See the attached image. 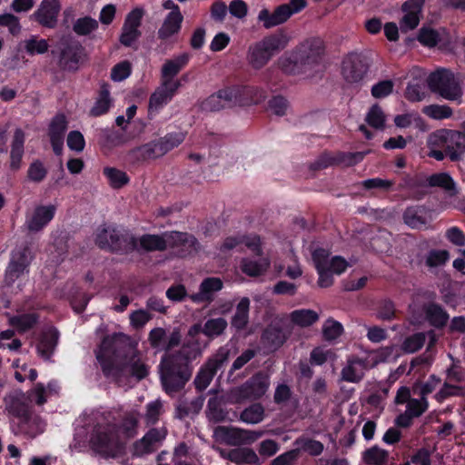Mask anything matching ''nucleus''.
<instances>
[{"instance_id":"10","label":"nucleus","mask_w":465,"mask_h":465,"mask_svg":"<svg viewBox=\"0 0 465 465\" xmlns=\"http://www.w3.org/2000/svg\"><path fill=\"white\" fill-rule=\"evenodd\" d=\"M306 5V0H290L287 4L278 5L272 13L267 8L262 9L257 20L262 23L263 28L271 29L284 24L292 15L299 13Z\"/></svg>"},{"instance_id":"4","label":"nucleus","mask_w":465,"mask_h":465,"mask_svg":"<svg viewBox=\"0 0 465 465\" xmlns=\"http://www.w3.org/2000/svg\"><path fill=\"white\" fill-rule=\"evenodd\" d=\"M95 244L104 251L127 254L137 250V239L129 231L112 224L100 225L95 233Z\"/></svg>"},{"instance_id":"2","label":"nucleus","mask_w":465,"mask_h":465,"mask_svg":"<svg viewBox=\"0 0 465 465\" xmlns=\"http://www.w3.org/2000/svg\"><path fill=\"white\" fill-rule=\"evenodd\" d=\"M201 354L199 344L184 343L177 351L165 354L160 362V380L168 395L181 391L191 379L192 361Z\"/></svg>"},{"instance_id":"44","label":"nucleus","mask_w":465,"mask_h":465,"mask_svg":"<svg viewBox=\"0 0 465 465\" xmlns=\"http://www.w3.org/2000/svg\"><path fill=\"white\" fill-rule=\"evenodd\" d=\"M167 237L174 246L187 245L193 248L194 250H197L199 247L197 239L193 235L187 232H173Z\"/></svg>"},{"instance_id":"53","label":"nucleus","mask_w":465,"mask_h":465,"mask_svg":"<svg viewBox=\"0 0 465 465\" xmlns=\"http://www.w3.org/2000/svg\"><path fill=\"white\" fill-rule=\"evenodd\" d=\"M418 41L425 46L434 47L440 41L439 33L429 27H421L417 36Z\"/></svg>"},{"instance_id":"39","label":"nucleus","mask_w":465,"mask_h":465,"mask_svg":"<svg viewBox=\"0 0 465 465\" xmlns=\"http://www.w3.org/2000/svg\"><path fill=\"white\" fill-rule=\"evenodd\" d=\"M270 266V262L266 258L261 259L259 262L252 261L250 259H242L241 262L242 271L252 277H256L267 271Z\"/></svg>"},{"instance_id":"24","label":"nucleus","mask_w":465,"mask_h":465,"mask_svg":"<svg viewBox=\"0 0 465 465\" xmlns=\"http://www.w3.org/2000/svg\"><path fill=\"white\" fill-rule=\"evenodd\" d=\"M223 456L236 465H262V460L251 448H235L230 450Z\"/></svg>"},{"instance_id":"56","label":"nucleus","mask_w":465,"mask_h":465,"mask_svg":"<svg viewBox=\"0 0 465 465\" xmlns=\"http://www.w3.org/2000/svg\"><path fill=\"white\" fill-rule=\"evenodd\" d=\"M300 455L301 450L292 449L274 458L270 465H294Z\"/></svg>"},{"instance_id":"23","label":"nucleus","mask_w":465,"mask_h":465,"mask_svg":"<svg viewBox=\"0 0 465 465\" xmlns=\"http://www.w3.org/2000/svg\"><path fill=\"white\" fill-rule=\"evenodd\" d=\"M84 48L78 44H67L62 48L58 65L62 70L75 71L83 54Z\"/></svg>"},{"instance_id":"50","label":"nucleus","mask_w":465,"mask_h":465,"mask_svg":"<svg viewBox=\"0 0 465 465\" xmlns=\"http://www.w3.org/2000/svg\"><path fill=\"white\" fill-rule=\"evenodd\" d=\"M104 173L110 180V183L114 188H121L129 182L127 174L116 168L106 167Z\"/></svg>"},{"instance_id":"41","label":"nucleus","mask_w":465,"mask_h":465,"mask_svg":"<svg viewBox=\"0 0 465 465\" xmlns=\"http://www.w3.org/2000/svg\"><path fill=\"white\" fill-rule=\"evenodd\" d=\"M223 109L232 108L241 103V89L237 86L226 87L218 91Z\"/></svg>"},{"instance_id":"35","label":"nucleus","mask_w":465,"mask_h":465,"mask_svg":"<svg viewBox=\"0 0 465 465\" xmlns=\"http://www.w3.org/2000/svg\"><path fill=\"white\" fill-rule=\"evenodd\" d=\"M111 105V98L109 92V84L107 83H102L100 85L99 96L93 108L90 111V114L93 116H100L105 114Z\"/></svg>"},{"instance_id":"38","label":"nucleus","mask_w":465,"mask_h":465,"mask_svg":"<svg viewBox=\"0 0 465 465\" xmlns=\"http://www.w3.org/2000/svg\"><path fill=\"white\" fill-rule=\"evenodd\" d=\"M293 444L297 446L296 450H301V452H307L313 457L321 455L324 450V446L321 441L304 436L297 438Z\"/></svg>"},{"instance_id":"49","label":"nucleus","mask_w":465,"mask_h":465,"mask_svg":"<svg viewBox=\"0 0 465 465\" xmlns=\"http://www.w3.org/2000/svg\"><path fill=\"white\" fill-rule=\"evenodd\" d=\"M427 182L430 187H440L446 191L454 189V182L446 173H434L428 177Z\"/></svg>"},{"instance_id":"28","label":"nucleus","mask_w":465,"mask_h":465,"mask_svg":"<svg viewBox=\"0 0 465 465\" xmlns=\"http://www.w3.org/2000/svg\"><path fill=\"white\" fill-rule=\"evenodd\" d=\"M223 288V282L216 277H209L203 281L199 292L190 296L195 302H210L213 299L214 292Z\"/></svg>"},{"instance_id":"61","label":"nucleus","mask_w":465,"mask_h":465,"mask_svg":"<svg viewBox=\"0 0 465 465\" xmlns=\"http://www.w3.org/2000/svg\"><path fill=\"white\" fill-rule=\"evenodd\" d=\"M394 84L391 80H383L371 88V95L377 99L388 96L393 91Z\"/></svg>"},{"instance_id":"29","label":"nucleus","mask_w":465,"mask_h":465,"mask_svg":"<svg viewBox=\"0 0 465 465\" xmlns=\"http://www.w3.org/2000/svg\"><path fill=\"white\" fill-rule=\"evenodd\" d=\"M247 58L252 67L258 70L264 67L272 58V55L265 45L258 41L249 47Z\"/></svg>"},{"instance_id":"21","label":"nucleus","mask_w":465,"mask_h":465,"mask_svg":"<svg viewBox=\"0 0 465 465\" xmlns=\"http://www.w3.org/2000/svg\"><path fill=\"white\" fill-rule=\"evenodd\" d=\"M181 86L180 81H162L159 87L151 94L149 99V109L157 110L169 102Z\"/></svg>"},{"instance_id":"63","label":"nucleus","mask_w":465,"mask_h":465,"mask_svg":"<svg viewBox=\"0 0 465 465\" xmlns=\"http://www.w3.org/2000/svg\"><path fill=\"white\" fill-rule=\"evenodd\" d=\"M0 25L8 27L9 32L14 35H18L21 31L19 19L13 14L0 15Z\"/></svg>"},{"instance_id":"20","label":"nucleus","mask_w":465,"mask_h":465,"mask_svg":"<svg viewBox=\"0 0 465 465\" xmlns=\"http://www.w3.org/2000/svg\"><path fill=\"white\" fill-rule=\"evenodd\" d=\"M67 130V121L64 114H56L51 121L48 129L50 142L56 155L63 151L64 133Z\"/></svg>"},{"instance_id":"40","label":"nucleus","mask_w":465,"mask_h":465,"mask_svg":"<svg viewBox=\"0 0 465 465\" xmlns=\"http://www.w3.org/2000/svg\"><path fill=\"white\" fill-rule=\"evenodd\" d=\"M137 420L133 415H126L120 423H109L115 427V434L120 436L123 433L125 440L132 439L136 434Z\"/></svg>"},{"instance_id":"22","label":"nucleus","mask_w":465,"mask_h":465,"mask_svg":"<svg viewBox=\"0 0 465 465\" xmlns=\"http://www.w3.org/2000/svg\"><path fill=\"white\" fill-rule=\"evenodd\" d=\"M59 331L54 327L44 330L39 337L36 349L38 354L45 361H49L58 344Z\"/></svg>"},{"instance_id":"46","label":"nucleus","mask_w":465,"mask_h":465,"mask_svg":"<svg viewBox=\"0 0 465 465\" xmlns=\"http://www.w3.org/2000/svg\"><path fill=\"white\" fill-rule=\"evenodd\" d=\"M98 28V22L91 16L78 18L74 25L73 30L78 35H87Z\"/></svg>"},{"instance_id":"31","label":"nucleus","mask_w":465,"mask_h":465,"mask_svg":"<svg viewBox=\"0 0 465 465\" xmlns=\"http://www.w3.org/2000/svg\"><path fill=\"white\" fill-rule=\"evenodd\" d=\"M183 15L181 13L171 12L165 18L161 28L158 30V36L162 40H166L172 35L177 34L181 28Z\"/></svg>"},{"instance_id":"9","label":"nucleus","mask_w":465,"mask_h":465,"mask_svg":"<svg viewBox=\"0 0 465 465\" xmlns=\"http://www.w3.org/2000/svg\"><path fill=\"white\" fill-rule=\"evenodd\" d=\"M428 87L432 93L438 94L446 100L455 101L461 97V87L452 72L448 69H438L427 78Z\"/></svg>"},{"instance_id":"33","label":"nucleus","mask_w":465,"mask_h":465,"mask_svg":"<svg viewBox=\"0 0 465 465\" xmlns=\"http://www.w3.org/2000/svg\"><path fill=\"white\" fill-rule=\"evenodd\" d=\"M426 210L423 206L408 207L403 213L404 223L412 229H418L427 223Z\"/></svg>"},{"instance_id":"5","label":"nucleus","mask_w":465,"mask_h":465,"mask_svg":"<svg viewBox=\"0 0 465 465\" xmlns=\"http://www.w3.org/2000/svg\"><path fill=\"white\" fill-rule=\"evenodd\" d=\"M182 134H168L128 152V160L132 164L141 165L155 160L177 147L183 141Z\"/></svg>"},{"instance_id":"58","label":"nucleus","mask_w":465,"mask_h":465,"mask_svg":"<svg viewBox=\"0 0 465 465\" xmlns=\"http://www.w3.org/2000/svg\"><path fill=\"white\" fill-rule=\"evenodd\" d=\"M47 174V170L40 160H35L31 163L27 171V177L35 183L42 182Z\"/></svg>"},{"instance_id":"42","label":"nucleus","mask_w":465,"mask_h":465,"mask_svg":"<svg viewBox=\"0 0 465 465\" xmlns=\"http://www.w3.org/2000/svg\"><path fill=\"white\" fill-rule=\"evenodd\" d=\"M367 153L365 152H355V153H344V152H339L335 155H333L334 158V165H342L345 167L353 166L356 163L362 161L365 154Z\"/></svg>"},{"instance_id":"27","label":"nucleus","mask_w":465,"mask_h":465,"mask_svg":"<svg viewBox=\"0 0 465 465\" xmlns=\"http://www.w3.org/2000/svg\"><path fill=\"white\" fill-rule=\"evenodd\" d=\"M202 322H198L189 330V336L193 340L199 334H203L207 337L205 345L210 340L221 335L227 327V322H205L204 327L201 325Z\"/></svg>"},{"instance_id":"13","label":"nucleus","mask_w":465,"mask_h":465,"mask_svg":"<svg viewBox=\"0 0 465 465\" xmlns=\"http://www.w3.org/2000/svg\"><path fill=\"white\" fill-rule=\"evenodd\" d=\"M143 15V10L139 8L134 9L127 15L119 37V42L123 45L131 47L141 36L142 33L139 30V27L141 25Z\"/></svg>"},{"instance_id":"48","label":"nucleus","mask_w":465,"mask_h":465,"mask_svg":"<svg viewBox=\"0 0 465 465\" xmlns=\"http://www.w3.org/2000/svg\"><path fill=\"white\" fill-rule=\"evenodd\" d=\"M425 341L426 335L424 332H416L404 340L402 350L407 353L416 352L423 347Z\"/></svg>"},{"instance_id":"47","label":"nucleus","mask_w":465,"mask_h":465,"mask_svg":"<svg viewBox=\"0 0 465 465\" xmlns=\"http://www.w3.org/2000/svg\"><path fill=\"white\" fill-rule=\"evenodd\" d=\"M465 388L459 385H453L448 382H444L441 389L436 393L435 399L438 402L441 403L450 397L453 396H464Z\"/></svg>"},{"instance_id":"55","label":"nucleus","mask_w":465,"mask_h":465,"mask_svg":"<svg viewBox=\"0 0 465 465\" xmlns=\"http://www.w3.org/2000/svg\"><path fill=\"white\" fill-rule=\"evenodd\" d=\"M14 330H5L0 333V348L17 351L21 348L22 342L19 339L14 338Z\"/></svg>"},{"instance_id":"30","label":"nucleus","mask_w":465,"mask_h":465,"mask_svg":"<svg viewBox=\"0 0 465 465\" xmlns=\"http://www.w3.org/2000/svg\"><path fill=\"white\" fill-rule=\"evenodd\" d=\"M189 54L183 53L173 59L167 60L161 71L162 81L175 82L173 77L179 74L182 68L188 63Z\"/></svg>"},{"instance_id":"17","label":"nucleus","mask_w":465,"mask_h":465,"mask_svg":"<svg viewBox=\"0 0 465 465\" xmlns=\"http://www.w3.org/2000/svg\"><path fill=\"white\" fill-rule=\"evenodd\" d=\"M60 9L58 0H43L38 9L31 15V18L42 26L54 28L57 24Z\"/></svg>"},{"instance_id":"7","label":"nucleus","mask_w":465,"mask_h":465,"mask_svg":"<svg viewBox=\"0 0 465 465\" xmlns=\"http://www.w3.org/2000/svg\"><path fill=\"white\" fill-rule=\"evenodd\" d=\"M231 355L232 350L222 346L201 366L193 381L197 391H203L210 385L216 373L227 365Z\"/></svg>"},{"instance_id":"15","label":"nucleus","mask_w":465,"mask_h":465,"mask_svg":"<svg viewBox=\"0 0 465 465\" xmlns=\"http://www.w3.org/2000/svg\"><path fill=\"white\" fill-rule=\"evenodd\" d=\"M32 260L30 250L24 247L15 252L5 271V282L6 284H12L26 270Z\"/></svg>"},{"instance_id":"11","label":"nucleus","mask_w":465,"mask_h":465,"mask_svg":"<svg viewBox=\"0 0 465 465\" xmlns=\"http://www.w3.org/2000/svg\"><path fill=\"white\" fill-rule=\"evenodd\" d=\"M262 435V431L244 430L231 426L219 425L213 430V438L215 440L230 446L252 443Z\"/></svg>"},{"instance_id":"34","label":"nucleus","mask_w":465,"mask_h":465,"mask_svg":"<svg viewBox=\"0 0 465 465\" xmlns=\"http://www.w3.org/2000/svg\"><path fill=\"white\" fill-rule=\"evenodd\" d=\"M137 242L140 247L146 252H163L167 249V240L163 235L144 234Z\"/></svg>"},{"instance_id":"37","label":"nucleus","mask_w":465,"mask_h":465,"mask_svg":"<svg viewBox=\"0 0 465 465\" xmlns=\"http://www.w3.org/2000/svg\"><path fill=\"white\" fill-rule=\"evenodd\" d=\"M362 460L367 465H386L389 451L374 445L363 451Z\"/></svg>"},{"instance_id":"43","label":"nucleus","mask_w":465,"mask_h":465,"mask_svg":"<svg viewBox=\"0 0 465 465\" xmlns=\"http://www.w3.org/2000/svg\"><path fill=\"white\" fill-rule=\"evenodd\" d=\"M386 115L381 107L375 104L369 110L365 121L375 129H383L385 125Z\"/></svg>"},{"instance_id":"6","label":"nucleus","mask_w":465,"mask_h":465,"mask_svg":"<svg viewBox=\"0 0 465 465\" xmlns=\"http://www.w3.org/2000/svg\"><path fill=\"white\" fill-rule=\"evenodd\" d=\"M92 450L104 459L122 457L126 452V441L115 434V427L97 425L91 435Z\"/></svg>"},{"instance_id":"59","label":"nucleus","mask_w":465,"mask_h":465,"mask_svg":"<svg viewBox=\"0 0 465 465\" xmlns=\"http://www.w3.org/2000/svg\"><path fill=\"white\" fill-rule=\"evenodd\" d=\"M132 71V64L129 61L125 60L115 64L111 72V78L115 82H120L126 79Z\"/></svg>"},{"instance_id":"64","label":"nucleus","mask_w":465,"mask_h":465,"mask_svg":"<svg viewBox=\"0 0 465 465\" xmlns=\"http://www.w3.org/2000/svg\"><path fill=\"white\" fill-rule=\"evenodd\" d=\"M280 450L279 443L272 439H266L260 442L258 452L261 456L269 458L275 455Z\"/></svg>"},{"instance_id":"54","label":"nucleus","mask_w":465,"mask_h":465,"mask_svg":"<svg viewBox=\"0 0 465 465\" xmlns=\"http://www.w3.org/2000/svg\"><path fill=\"white\" fill-rule=\"evenodd\" d=\"M422 310L425 313L426 320H448L449 315L442 307L435 302H428L423 304Z\"/></svg>"},{"instance_id":"8","label":"nucleus","mask_w":465,"mask_h":465,"mask_svg":"<svg viewBox=\"0 0 465 465\" xmlns=\"http://www.w3.org/2000/svg\"><path fill=\"white\" fill-rule=\"evenodd\" d=\"M429 143L431 146L443 149L452 162L460 161L465 153V136L460 131L439 130L430 134Z\"/></svg>"},{"instance_id":"19","label":"nucleus","mask_w":465,"mask_h":465,"mask_svg":"<svg viewBox=\"0 0 465 465\" xmlns=\"http://www.w3.org/2000/svg\"><path fill=\"white\" fill-rule=\"evenodd\" d=\"M424 2L425 0H408L401 5V10L405 13L400 20V30L402 33H407L418 26Z\"/></svg>"},{"instance_id":"12","label":"nucleus","mask_w":465,"mask_h":465,"mask_svg":"<svg viewBox=\"0 0 465 465\" xmlns=\"http://www.w3.org/2000/svg\"><path fill=\"white\" fill-rule=\"evenodd\" d=\"M369 62L361 53H350L342 61L341 74L349 84L360 83L369 71Z\"/></svg>"},{"instance_id":"45","label":"nucleus","mask_w":465,"mask_h":465,"mask_svg":"<svg viewBox=\"0 0 465 465\" xmlns=\"http://www.w3.org/2000/svg\"><path fill=\"white\" fill-rule=\"evenodd\" d=\"M422 113L435 120L450 118L453 114V111L450 106L440 104H430L424 106Z\"/></svg>"},{"instance_id":"1","label":"nucleus","mask_w":465,"mask_h":465,"mask_svg":"<svg viewBox=\"0 0 465 465\" xmlns=\"http://www.w3.org/2000/svg\"><path fill=\"white\" fill-rule=\"evenodd\" d=\"M138 342L123 332L103 338L95 351L103 375L120 384L131 376L141 381L149 374L148 366L141 361Z\"/></svg>"},{"instance_id":"36","label":"nucleus","mask_w":465,"mask_h":465,"mask_svg":"<svg viewBox=\"0 0 465 465\" xmlns=\"http://www.w3.org/2000/svg\"><path fill=\"white\" fill-rule=\"evenodd\" d=\"M206 415L210 421L219 423L229 420L228 411L223 408L222 401L217 397L208 400Z\"/></svg>"},{"instance_id":"25","label":"nucleus","mask_w":465,"mask_h":465,"mask_svg":"<svg viewBox=\"0 0 465 465\" xmlns=\"http://www.w3.org/2000/svg\"><path fill=\"white\" fill-rule=\"evenodd\" d=\"M55 213V206L53 204L35 207L31 219L27 222V229L30 232L41 231L53 218Z\"/></svg>"},{"instance_id":"62","label":"nucleus","mask_w":465,"mask_h":465,"mask_svg":"<svg viewBox=\"0 0 465 465\" xmlns=\"http://www.w3.org/2000/svg\"><path fill=\"white\" fill-rule=\"evenodd\" d=\"M256 354L257 351L254 349L245 350L232 362L231 369L229 371V375L231 376L235 371L242 369L246 363H248L252 359H253L256 356Z\"/></svg>"},{"instance_id":"3","label":"nucleus","mask_w":465,"mask_h":465,"mask_svg":"<svg viewBox=\"0 0 465 465\" xmlns=\"http://www.w3.org/2000/svg\"><path fill=\"white\" fill-rule=\"evenodd\" d=\"M322 54V42L319 39H309L299 45L290 56L281 57L278 64L287 74H303L320 64Z\"/></svg>"},{"instance_id":"32","label":"nucleus","mask_w":465,"mask_h":465,"mask_svg":"<svg viewBox=\"0 0 465 465\" xmlns=\"http://www.w3.org/2000/svg\"><path fill=\"white\" fill-rule=\"evenodd\" d=\"M24 142H25V133L22 129L17 128L15 131L14 140L12 143L11 149V163L10 167L12 170H18L21 165L22 157L24 154Z\"/></svg>"},{"instance_id":"51","label":"nucleus","mask_w":465,"mask_h":465,"mask_svg":"<svg viewBox=\"0 0 465 465\" xmlns=\"http://www.w3.org/2000/svg\"><path fill=\"white\" fill-rule=\"evenodd\" d=\"M263 419V408L260 404L252 405L246 408L241 413V420L246 423L256 424Z\"/></svg>"},{"instance_id":"60","label":"nucleus","mask_w":465,"mask_h":465,"mask_svg":"<svg viewBox=\"0 0 465 465\" xmlns=\"http://www.w3.org/2000/svg\"><path fill=\"white\" fill-rule=\"evenodd\" d=\"M397 312L394 303L390 300L381 301L377 307V317L381 320H391L397 317Z\"/></svg>"},{"instance_id":"16","label":"nucleus","mask_w":465,"mask_h":465,"mask_svg":"<svg viewBox=\"0 0 465 465\" xmlns=\"http://www.w3.org/2000/svg\"><path fill=\"white\" fill-rule=\"evenodd\" d=\"M283 322H271L262 334V342L268 350L274 351L288 339L291 331L284 327Z\"/></svg>"},{"instance_id":"26","label":"nucleus","mask_w":465,"mask_h":465,"mask_svg":"<svg viewBox=\"0 0 465 465\" xmlns=\"http://www.w3.org/2000/svg\"><path fill=\"white\" fill-rule=\"evenodd\" d=\"M291 38L290 34L285 29H279L265 35L260 41L273 56L274 54L283 51L289 45Z\"/></svg>"},{"instance_id":"52","label":"nucleus","mask_w":465,"mask_h":465,"mask_svg":"<svg viewBox=\"0 0 465 465\" xmlns=\"http://www.w3.org/2000/svg\"><path fill=\"white\" fill-rule=\"evenodd\" d=\"M428 407L429 402L426 398H412L407 403L405 411L413 418H419L428 410Z\"/></svg>"},{"instance_id":"57","label":"nucleus","mask_w":465,"mask_h":465,"mask_svg":"<svg viewBox=\"0 0 465 465\" xmlns=\"http://www.w3.org/2000/svg\"><path fill=\"white\" fill-rule=\"evenodd\" d=\"M48 47L49 45L46 40H38L35 36L25 41V49L30 54H45V52H47Z\"/></svg>"},{"instance_id":"14","label":"nucleus","mask_w":465,"mask_h":465,"mask_svg":"<svg viewBox=\"0 0 465 465\" xmlns=\"http://www.w3.org/2000/svg\"><path fill=\"white\" fill-rule=\"evenodd\" d=\"M6 409L9 414L18 419V425L20 430L23 432L29 433L31 423L37 424L41 421L40 417H33V413L29 410L28 405L18 398H12Z\"/></svg>"},{"instance_id":"18","label":"nucleus","mask_w":465,"mask_h":465,"mask_svg":"<svg viewBox=\"0 0 465 465\" xmlns=\"http://www.w3.org/2000/svg\"><path fill=\"white\" fill-rule=\"evenodd\" d=\"M268 387L267 377L262 372H258L239 388V394L244 399L258 400L266 393Z\"/></svg>"}]
</instances>
